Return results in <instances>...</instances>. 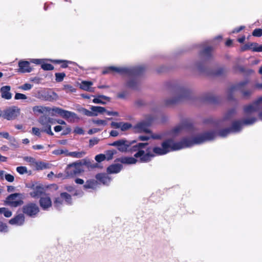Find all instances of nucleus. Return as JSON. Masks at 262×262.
Returning a JSON list of instances; mask_svg holds the SVG:
<instances>
[{"label":"nucleus","instance_id":"20","mask_svg":"<svg viewBox=\"0 0 262 262\" xmlns=\"http://www.w3.org/2000/svg\"><path fill=\"white\" fill-rule=\"evenodd\" d=\"M25 219L24 214L20 213L10 220L9 223L11 225L21 226L24 224Z\"/></svg>","mask_w":262,"mask_h":262},{"label":"nucleus","instance_id":"56","mask_svg":"<svg viewBox=\"0 0 262 262\" xmlns=\"http://www.w3.org/2000/svg\"><path fill=\"white\" fill-rule=\"evenodd\" d=\"M32 133L34 135L40 137L41 136L40 132L39 129L37 127H33L32 128Z\"/></svg>","mask_w":262,"mask_h":262},{"label":"nucleus","instance_id":"58","mask_svg":"<svg viewBox=\"0 0 262 262\" xmlns=\"http://www.w3.org/2000/svg\"><path fill=\"white\" fill-rule=\"evenodd\" d=\"M7 230V226L5 223L0 221V231H6Z\"/></svg>","mask_w":262,"mask_h":262},{"label":"nucleus","instance_id":"8","mask_svg":"<svg viewBox=\"0 0 262 262\" xmlns=\"http://www.w3.org/2000/svg\"><path fill=\"white\" fill-rule=\"evenodd\" d=\"M22 211L27 216L35 217L39 213V208L36 203L29 202L23 206Z\"/></svg>","mask_w":262,"mask_h":262},{"label":"nucleus","instance_id":"1","mask_svg":"<svg viewBox=\"0 0 262 262\" xmlns=\"http://www.w3.org/2000/svg\"><path fill=\"white\" fill-rule=\"evenodd\" d=\"M215 136L216 133L214 131H208L193 138H183L180 141L177 142L171 139H168L162 143V147L152 146L148 142L144 143L147 144L145 146L146 151L149 153L148 157L151 161L156 156L164 155L171 151L178 150L194 144H200L206 141L213 140Z\"/></svg>","mask_w":262,"mask_h":262},{"label":"nucleus","instance_id":"52","mask_svg":"<svg viewBox=\"0 0 262 262\" xmlns=\"http://www.w3.org/2000/svg\"><path fill=\"white\" fill-rule=\"evenodd\" d=\"M74 132L78 135H84V130L81 127H76L75 128Z\"/></svg>","mask_w":262,"mask_h":262},{"label":"nucleus","instance_id":"28","mask_svg":"<svg viewBox=\"0 0 262 262\" xmlns=\"http://www.w3.org/2000/svg\"><path fill=\"white\" fill-rule=\"evenodd\" d=\"M78 162L79 164H80V167H82L83 165L85 166L88 168H94L97 166V164H93L90 160H86L85 159L79 160Z\"/></svg>","mask_w":262,"mask_h":262},{"label":"nucleus","instance_id":"27","mask_svg":"<svg viewBox=\"0 0 262 262\" xmlns=\"http://www.w3.org/2000/svg\"><path fill=\"white\" fill-rule=\"evenodd\" d=\"M242 121H239V120H235L232 123L231 127L230 128L231 129V132H239L242 127Z\"/></svg>","mask_w":262,"mask_h":262},{"label":"nucleus","instance_id":"44","mask_svg":"<svg viewBox=\"0 0 262 262\" xmlns=\"http://www.w3.org/2000/svg\"><path fill=\"white\" fill-rule=\"evenodd\" d=\"M99 141V139L98 138L94 137L92 139H91L89 140V147H92L94 145L97 144Z\"/></svg>","mask_w":262,"mask_h":262},{"label":"nucleus","instance_id":"11","mask_svg":"<svg viewBox=\"0 0 262 262\" xmlns=\"http://www.w3.org/2000/svg\"><path fill=\"white\" fill-rule=\"evenodd\" d=\"M63 201H64L68 204L71 205L72 203L71 195L66 192L61 193L60 194V196L55 198L53 201L54 207L57 209H59L63 204Z\"/></svg>","mask_w":262,"mask_h":262},{"label":"nucleus","instance_id":"18","mask_svg":"<svg viewBox=\"0 0 262 262\" xmlns=\"http://www.w3.org/2000/svg\"><path fill=\"white\" fill-rule=\"evenodd\" d=\"M18 71L20 73H30L32 69L30 66V62L26 60H20L18 62Z\"/></svg>","mask_w":262,"mask_h":262},{"label":"nucleus","instance_id":"35","mask_svg":"<svg viewBox=\"0 0 262 262\" xmlns=\"http://www.w3.org/2000/svg\"><path fill=\"white\" fill-rule=\"evenodd\" d=\"M256 120L257 119L256 118L252 117L250 118L244 119L242 121L243 125H248L254 124L256 121Z\"/></svg>","mask_w":262,"mask_h":262},{"label":"nucleus","instance_id":"3","mask_svg":"<svg viewBox=\"0 0 262 262\" xmlns=\"http://www.w3.org/2000/svg\"><path fill=\"white\" fill-rule=\"evenodd\" d=\"M145 71V67L143 66L133 68H118L114 66L105 67L102 71L103 75L114 74L117 73L126 74L129 76H137L142 74Z\"/></svg>","mask_w":262,"mask_h":262},{"label":"nucleus","instance_id":"39","mask_svg":"<svg viewBox=\"0 0 262 262\" xmlns=\"http://www.w3.org/2000/svg\"><path fill=\"white\" fill-rule=\"evenodd\" d=\"M117 153L116 150L113 149V150H108L106 151L105 152V156H106V159L107 160H112L113 158V156Z\"/></svg>","mask_w":262,"mask_h":262},{"label":"nucleus","instance_id":"63","mask_svg":"<svg viewBox=\"0 0 262 262\" xmlns=\"http://www.w3.org/2000/svg\"><path fill=\"white\" fill-rule=\"evenodd\" d=\"M150 139V137L147 136H139L138 137V140L139 141H147Z\"/></svg>","mask_w":262,"mask_h":262},{"label":"nucleus","instance_id":"2","mask_svg":"<svg viewBox=\"0 0 262 262\" xmlns=\"http://www.w3.org/2000/svg\"><path fill=\"white\" fill-rule=\"evenodd\" d=\"M147 144L143 142L136 143L134 146L130 149V154L136 152L134 157L123 156L117 158L115 162H119L123 164L132 165L136 164L137 163H146L150 161L149 159V153L146 151L145 146Z\"/></svg>","mask_w":262,"mask_h":262},{"label":"nucleus","instance_id":"59","mask_svg":"<svg viewBox=\"0 0 262 262\" xmlns=\"http://www.w3.org/2000/svg\"><path fill=\"white\" fill-rule=\"evenodd\" d=\"M121 122H112L111 123V126L112 127L114 128H119L121 127Z\"/></svg>","mask_w":262,"mask_h":262},{"label":"nucleus","instance_id":"49","mask_svg":"<svg viewBox=\"0 0 262 262\" xmlns=\"http://www.w3.org/2000/svg\"><path fill=\"white\" fill-rule=\"evenodd\" d=\"M252 35L255 37H260L262 36V29H255L252 32Z\"/></svg>","mask_w":262,"mask_h":262},{"label":"nucleus","instance_id":"50","mask_svg":"<svg viewBox=\"0 0 262 262\" xmlns=\"http://www.w3.org/2000/svg\"><path fill=\"white\" fill-rule=\"evenodd\" d=\"M15 99L16 100H19V99H26L27 98L26 95L21 93H16L15 94Z\"/></svg>","mask_w":262,"mask_h":262},{"label":"nucleus","instance_id":"38","mask_svg":"<svg viewBox=\"0 0 262 262\" xmlns=\"http://www.w3.org/2000/svg\"><path fill=\"white\" fill-rule=\"evenodd\" d=\"M85 152L84 151H73L70 152L67 155L74 158H80L85 155Z\"/></svg>","mask_w":262,"mask_h":262},{"label":"nucleus","instance_id":"15","mask_svg":"<svg viewBox=\"0 0 262 262\" xmlns=\"http://www.w3.org/2000/svg\"><path fill=\"white\" fill-rule=\"evenodd\" d=\"M212 47L210 46L205 47L199 53V55L201 60L203 62H205L211 59L212 56Z\"/></svg>","mask_w":262,"mask_h":262},{"label":"nucleus","instance_id":"53","mask_svg":"<svg viewBox=\"0 0 262 262\" xmlns=\"http://www.w3.org/2000/svg\"><path fill=\"white\" fill-rule=\"evenodd\" d=\"M3 214L5 217H9L12 215V212L10 210H9L8 208L4 207Z\"/></svg>","mask_w":262,"mask_h":262},{"label":"nucleus","instance_id":"17","mask_svg":"<svg viewBox=\"0 0 262 262\" xmlns=\"http://www.w3.org/2000/svg\"><path fill=\"white\" fill-rule=\"evenodd\" d=\"M152 120L153 118L151 117H149L147 121L138 123L136 125V128L141 132L149 133L150 131L148 127L151 125Z\"/></svg>","mask_w":262,"mask_h":262},{"label":"nucleus","instance_id":"33","mask_svg":"<svg viewBox=\"0 0 262 262\" xmlns=\"http://www.w3.org/2000/svg\"><path fill=\"white\" fill-rule=\"evenodd\" d=\"M36 168L38 170L47 169L49 168V164L43 162H36Z\"/></svg>","mask_w":262,"mask_h":262},{"label":"nucleus","instance_id":"34","mask_svg":"<svg viewBox=\"0 0 262 262\" xmlns=\"http://www.w3.org/2000/svg\"><path fill=\"white\" fill-rule=\"evenodd\" d=\"M231 132H232L230 128H225L219 130L217 134L219 136L222 137H225Z\"/></svg>","mask_w":262,"mask_h":262},{"label":"nucleus","instance_id":"29","mask_svg":"<svg viewBox=\"0 0 262 262\" xmlns=\"http://www.w3.org/2000/svg\"><path fill=\"white\" fill-rule=\"evenodd\" d=\"M125 86L133 90H137L138 89V83L136 80L133 79L128 80L126 82Z\"/></svg>","mask_w":262,"mask_h":262},{"label":"nucleus","instance_id":"7","mask_svg":"<svg viewBox=\"0 0 262 262\" xmlns=\"http://www.w3.org/2000/svg\"><path fill=\"white\" fill-rule=\"evenodd\" d=\"M84 171L82 167H80V164L78 162H74L68 165L65 170L66 178H73L79 175Z\"/></svg>","mask_w":262,"mask_h":262},{"label":"nucleus","instance_id":"12","mask_svg":"<svg viewBox=\"0 0 262 262\" xmlns=\"http://www.w3.org/2000/svg\"><path fill=\"white\" fill-rule=\"evenodd\" d=\"M262 103V96L255 100L252 104L247 105L244 106V112L245 114H248L256 112L258 110V106Z\"/></svg>","mask_w":262,"mask_h":262},{"label":"nucleus","instance_id":"43","mask_svg":"<svg viewBox=\"0 0 262 262\" xmlns=\"http://www.w3.org/2000/svg\"><path fill=\"white\" fill-rule=\"evenodd\" d=\"M48 108L41 106H35L33 107L34 112H38L39 113H43L44 111H48Z\"/></svg>","mask_w":262,"mask_h":262},{"label":"nucleus","instance_id":"10","mask_svg":"<svg viewBox=\"0 0 262 262\" xmlns=\"http://www.w3.org/2000/svg\"><path fill=\"white\" fill-rule=\"evenodd\" d=\"M20 108L16 106L6 108L3 112L2 117L7 120H15L20 114Z\"/></svg>","mask_w":262,"mask_h":262},{"label":"nucleus","instance_id":"22","mask_svg":"<svg viewBox=\"0 0 262 262\" xmlns=\"http://www.w3.org/2000/svg\"><path fill=\"white\" fill-rule=\"evenodd\" d=\"M219 97L213 95L210 93L206 94L203 97V101L209 103L216 104L220 102Z\"/></svg>","mask_w":262,"mask_h":262},{"label":"nucleus","instance_id":"16","mask_svg":"<svg viewBox=\"0 0 262 262\" xmlns=\"http://www.w3.org/2000/svg\"><path fill=\"white\" fill-rule=\"evenodd\" d=\"M193 127V122L189 119L183 120L181 123L173 129L175 133H178L183 129H191Z\"/></svg>","mask_w":262,"mask_h":262},{"label":"nucleus","instance_id":"4","mask_svg":"<svg viewBox=\"0 0 262 262\" xmlns=\"http://www.w3.org/2000/svg\"><path fill=\"white\" fill-rule=\"evenodd\" d=\"M171 89L176 96L172 99L165 100V104L166 105L175 104L180 102L188 100L191 98V92L187 89L174 85L171 86Z\"/></svg>","mask_w":262,"mask_h":262},{"label":"nucleus","instance_id":"32","mask_svg":"<svg viewBox=\"0 0 262 262\" xmlns=\"http://www.w3.org/2000/svg\"><path fill=\"white\" fill-rule=\"evenodd\" d=\"M100 98H102L104 100H106L107 101L110 100V98L104 95H99L97 98H95L93 100V102L95 103H100V104H105V102L102 101Z\"/></svg>","mask_w":262,"mask_h":262},{"label":"nucleus","instance_id":"55","mask_svg":"<svg viewBox=\"0 0 262 262\" xmlns=\"http://www.w3.org/2000/svg\"><path fill=\"white\" fill-rule=\"evenodd\" d=\"M42 131H43L44 132H46L47 134H48L49 135H51V136H53L54 135L53 133L52 132L51 126L50 125H48L47 126V128H46L44 130H42Z\"/></svg>","mask_w":262,"mask_h":262},{"label":"nucleus","instance_id":"48","mask_svg":"<svg viewBox=\"0 0 262 262\" xmlns=\"http://www.w3.org/2000/svg\"><path fill=\"white\" fill-rule=\"evenodd\" d=\"M9 140L10 141V145L14 148H17L18 147V143L15 138H11Z\"/></svg>","mask_w":262,"mask_h":262},{"label":"nucleus","instance_id":"36","mask_svg":"<svg viewBox=\"0 0 262 262\" xmlns=\"http://www.w3.org/2000/svg\"><path fill=\"white\" fill-rule=\"evenodd\" d=\"M236 113V109L235 108H233L230 109L228 111V112L226 113L224 119L225 120H228L230 119L234 115H235Z\"/></svg>","mask_w":262,"mask_h":262},{"label":"nucleus","instance_id":"60","mask_svg":"<svg viewBox=\"0 0 262 262\" xmlns=\"http://www.w3.org/2000/svg\"><path fill=\"white\" fill-rule=\"evenodd\" d=\"M32 87V85L30 83H25L23 85L21 86V89L24 90H30Z\"/></svg>","mask_w":262,"mask_h":262},{"label":"nucleus","instance_id":"25","mask_svg":"<svg viewBox=\"0 0 262 262\" xmlns=\"http://www.w3.org/2000/svg\"><path fill=\"white\" fill-rule=\"evenodd\" d=\"M98 185V182L97 180L94 179H89L86 181L85 183L83 185V187L85 190L88 189L95 190L97 188Z\"/></svg>","mask_w":262,"mask_h":262},{"label":"nucleus","instance_id":"46","mask_svg":"<svg viewBox=\"0 0 262 262\" xmlns=\"http://www.w3.org/2000/svg\"><path fill=\"white\" fill-rule=\"evenodd\" d=\"M63 89L67 92H76V89L74 88L73 86L67 84L64 85Z\"/></svg>","mask_w":262,"mask_h":262},{"label":"nucleus","instance_id":"5","mask_svg":"<svg viewBox=\"0 0 262 262\" xmlns=\"http://www.w3.org/2000/svg\"><path fill=\"white\" fill-rule=\"evenodd\" d=\"M250 80L249 79H246L235 84L232 85L227 90L228 100L236 101L233 96V93L236 90H239L241 91L244 99H249L253 94V91L252 89L244 90V86L248 84Z\"/></svg>","mask_w":262,"mask_h":262},{"label":"nucleus","instance_id":"61","mask_svg":"<svg viewBox=\"0 0 262 262\" xmlns=\"http://www.w3.org/2000/svg\"><path fill=\"white\" fill-rule=\"evenodd\" d=\"M31 62L35 63L36 64H40L41 66V64L43 62V59H32L30 61Z\"/></svg>","mask_w":262,"mask_h":262},{"label":"nucleus","instance_id":"9","mask_svg":"<svg viewBox=\"0 0 262 262\" xmlns=\"http://www.w3.org/2000/svg\"><path fill=\"white\" fill-rule=\"evenodd\" d=\"M21 195L19 193L11 194L6 198L5 204L12 207L21 206L24 204Z\"/></svg>","mask_w":262,"mask_h":262},{"label":"nucleus","instance_id":"45","mask_svg":"<svg viewBox=\"0 0 262 262\" xmlns=\"http://www.w3.org/2000/svg\"><path fill=\"white\" fill-rule=\"evenodd\" d=\"M95 159L97 162L100 163L106 159V156L104 154H99L95 156Z\"/></svg>","mask_w":262,"mask_h":262},{"label":"nucleus","instance_id":"51","mask_svg":"<svg viewBox=\"0 0 262 262\" xmlns=\"http://www.w3.org/2000/svg\"><path fill=\"white\" fill-rule=\"evenodd\" d=\"M6 180L9 182H13L14 181V177L11 174H6L5 175Z\"/></svg>","mask_w":262,"mask_h":262},{"label":"nucleus","instance_id":"31","mask_svg":"<svg viewBox=\"0 0 262 262\" xmlns=\"http://www.w3.org/2000/svg\"><path fill=\"white\" fill-rule=\"evenodd\" d=\"M91 110L92 112H93V113H97V114L98 113L103 114L104 113V112L106 111L105 107L98 106H92L91 107Z\"/></svg>","mask_w":262,"mask_h":262},{"label":"nucleus","instance_id":"42","mask_svg":"<svg viewBox=\"0 0 262 262\" xmlns=\"http://www.w3.org/2000/svg\"><path fill=\"white\" fill-rule=\"evenodd\" d=\"M132 127V125L130 123L121 122L120 128L122 131L127 130Z\"/></svg>","mask_w":262,"mask_h":262},{"label":"nucleus","instance_id":"40","mask_svg":"<svg viewBox=\"0 0 262 262\" xmlns=\"http://www.w3.org/2000/svg\"><path fill=\"white\" fill-rule=\"evenodd\" d=\"M55 80L57 82H60L63 81L64 78L66 77L64 73H56L55 74Z\"/></svg>","mask_w":262,"mask_h":262},{"label":"nucleus","instance_id":"24","mask_svg":"<svg viewBox=\"0 0 262 262\" xmlns=\"http://www.w3.org/2000/svg\"><path fill=\"white\" fill-rule=\"evenodd\" d=\"M11 88L9 85H6L1 88L0 91L1 93V96L5 99H10L12 97V94L10 93Z\"/></svg>","mask_w":262,"mask_h":262},{"label":"nucleus","instance_id":"30","mask_svg":"<svg viewBox=\"0 0 262 262\" xmlns=\"http://www.w3.org/2000/svg\"><path fill=\"white\" fill-rule=\"evenodd\" d=\"M92 84L93 83L91 81H83L80 85V88L81 89L86 91H91V89Z\"/></svg>","mask_w":262,"mask_h":262},{"label":"nucleus","instance_id":"14","mask_svg":"<svg viewBox=\"0 0 262 262\" xmlns=\"http://www.w3.org/2000/svg\"><path fill=\"white\" fill-rule=\"evenodd\" d=\"M241 51L244 52L251 50L253 52H262V45L259 46L256 42H248L241 47Z\"/></svg>","mask_w":262,"mask_h":262},{"label":"nucleus","instance_id":"23","mask_svg":"<svg viewBox=\"0 0 262 262\" xmlns=\"http://www.w3.org/2000/svg\"><path fill=\"white\" fill-rule=\"evenodd\" d=\"M34 186V185L33 186ZM33 190L30 193L32 198H38L43 193V188L40 185H37L35 187H32Z\"/></svg>","mask_w":262,"mask_h":262},{"label":"nucleus","instance_id":"21","mask_svg":"<svg viewBox=\"0 0 262 262\" xmlns=\"http://www.w3.org/2000/svg\"><path fill=\"white\" fill-rule=\"evenodd\" d=\"M97 181L104 185H108L111 181V178L105 173H99L95 176Z\"/></svg>","mask_w":262,"mask_h":262},{"label":"nucleus","instance_id":"37","mask_svg":"<svg viewBox=\"0 0 262 262\" xmlns=\"http://www.w3.org/2000/svg\"><path fill=\"white\" fill-rule=\"evenodd\" d=\"M226 73V70L224 68H220L213 71L211 75L213 76H221L224 75Z\"/></svg>","mask_w":262,"mask_h":262},{"label":"nucleus","instance_id":"13","mask_svg":"<svg viewBox=\"0 0 262 262\" xmlns=\"http://www.w3.org/2000/svg\"><path fill=\"white\" fill-rule=\"evenodd\" d=\"M53 111L55 113L59 114L60 116L66 119H69L70 118H72L73 119L78 118V116L76 113L68 111H66L59 107H56L55 108H53Z\"/></svg>","mask_w":262,"mask_h":262},{"label":"nucleus","instance_id":"57","mask_svg":"<svg viewBox=\"0 0 262 262\" xmlns=\"http://www.w3.org/2000/svg\"><path fill=\"white\" fill-rule=\"evenodd\" d=\"M94 123L97 125H105L107 124L106 121L105 120H100V119L94 120Z\"/></svg>","mask_w":262,"mask_h":262},{"label":"nucleus","instance_id":"47","mask_svg":"<svg viewBox=\"0 0 262 262\" xmlns=\"http://www.w3.org/2000/svg\"><path fill=\"white\" fill-rule=\"evenodd\" d=\"M16 171L20 174H23L27 172V168L25 166H18L16 168Z\"/></svg>","mask_w":262,"mask_h":262},{"label":"nucleus","instance_id":"62","mask_svg":"<svg viewBox=\"0 0 262 262\" xmlns=\"http://www.w3.org/2000/svg\"><path fill=\"white\" fill-rule=\"evenodd\" d=\"M71 63L72 62L70 61L63 60L60 67L62 68H66L68 67V64Z\"/></svg>","mask_w":262,"mask_h":262},{"label":"nucleus","instance_id":"64","mask_svg":"<svg viewBox=\"0 0 262 262\" xmlns=\"http://www.w3.org/2000/svg\"><path fill=\"white\" fill-rule=\"evenodd\" d=\"M245 28V26H241L235 28L233 29L232 31L233 33H237L241 31L242 30H243Z\"/></svg>","mask_w":262,"mask_h":262},{"label":"nucleus","instance_id":"41","mask_svg":"<svg viewBox=\"0 0 262 262\" xmlns=\"http://www.w3.org/2000/svg\"><path fill=\"white\" fill-rule=\"evenodd\" d=\"M41 68L45 71H51L54 70V66L50 64L42 62Z\"/></svg>","mask_w":262,"mask_h":262},{"label":"nucleus","instance_id":"26","mask_svg":"<svg viewBox=\"0 0 262 262\" xmlns=\"http://www.w3.org/2000/svg\"><path fill=\"white\" fill-rule=\"evenodd\" d=\"M122 167L120 164H113L107 168L106 171L108 173H117L121 171Z\"/></svg>","mask_w":262,"mask_h":262},{"label":"nucleus","instance_id":"6","mask_svg":"<svg viewBox=\"0 0 262 262\" xmlns=\"http://www.w3.org/2000/svg\"><path fill=\"white\" fill-rule=\"evenodd\" d=\"M138 143L135 140L129 141L125 139H121L109 144V145L116 147L121 152H127L130 151V149Z\"/></svg>","mask_w":262,"mask_h":262},{"label":"nucleus","instance_id":"19","mask_svg":"<svg viewBox=\"0 0 262 262\" xmlns=\"http://www.w3.org/2000/svg\"><path fill=\"white\" fill-rule=\"evenodd\" d=\"M39 203L40 206L44 210H48L52 206L51 200L48 196L40 197Z\"/></svg>","mask_w":262,"mask_h":262},{"label":"nucleus","instance_id":"54","mask_svg":"<svg viewBox=\"0 0 262 262\" xmlns=\"http://www.w3.org/2000/svg\"><path fill=\"white\" fill-rule=\"evenodd\" d=\"M83 112H84V114L85 115L88 116H97V113H93V112L89 111L87 110L85 108L83 109Z\"/></svg>","mask_w":262,"mask_h":262}]
</instances>
